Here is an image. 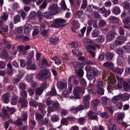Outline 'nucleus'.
Returning a JSON list of instances; mask_svg holds the SVG:
<instances>
[{"instance_id":"nucleus-1","label":"nucleus","mask_w":130,"mask_h":130,"mask_svg":"<svg viewBox=\"0 0 130 130\" xmlns=\"http://www.w3.org/2000/svg\"><path fill=\"white\" fill-rule=\"evenodd\" d=\"M58 88L60 90L64 91L63 93V95L65 97L68 96L69 93L66 91L67 89V82L66 80L64 79H62L58 81L57 83Z\"/></svg>"},{"instance_id":"nucleus-2","label":"nucleus","mask_w":130,"mask_h":130,"mask_svg":"<svg viewBox=\"0 0 130 130\" xmlns=\"http://www.w3.org/2000/svg\"><path fill=\"white\" fill-rule=\"evenodd\" d=\"M50 72L46 69L44 68L37 75V78L39 80L41 79H48L50 75Z\"/></svg>"},{"instance_id":"nucleus-3","label":"nucleus","mask_w":130,"mask_h":130,"mask_svg":"<svg viewBox=\"0 0 130 130\" xmlns=\"http://www.w3.org/2000/svg\"><path fill=\"white\" fill-rule=\"evenodd\" d=\"M66 21L63 19L58 18L54 20V22L51 24L52 27H53L60 28L65 26Z\"/></svg>"},{"instance_id":"nucleus-4","label":"nucleus","mask_w":130,"mask_h":130,"mask_svg":"<svg viewBox=\"0 0 130 130\" xmlns=\"http://www.w3.org/2000/svg\"><path fill=\"white\" fill-rule=\"evenodd\" d=\"M85 92V89L84 87L77 86L74 89L73 93L76 96V99H80L79 94H83Z\"/></svg>"},{"instance_id":"nucleus-5","label":"nucleus","mask_w":130,"mask_h":130,"mask_svg":"<svg viewBox=\"0 0 130 130\" xmlns=\"http://www.w3.org/2000/svg\"><path fill=\"white\" fill-rule=\"evenodd\" d=\"M58 6L57 4H54L50 8V11L52 14H56L58 13Z\"/></svg>"},{"instance_id":"nucleus-6","label":"nucleus","mask_w":130,"mask_h":130,"mask_svg":"<svg viewBox=\"0 0 130 130\" xmlns=\"http://www.w3.org/2000/svg\"><path fill=\"white\" fill-rule=\"evenodd\" d=\"M32 29V25L29 23H26L24 26V31L26 34L29 33Z\"/></svg>"},{"instance_id":"nucleus-7","label":"nucleus","mask_w":130,"mask_h":130,"mask_svg":"<svg viewBox=\"0 0 130 130\" xmlns=\"http://www.w3.org/2000/svg\"><path fill=\"white\" fill-rule=\"evenodd\" d=\"M116 81L115 77L113 75L109 76L108 79L109 86H111L110 85H113V86H114L116 84Z\"/></svg>"},{"instance_id":"nucleus-8","label":"nucleus","mask_w":130,"mask_h":130,"mask_svg":"<svg viewBox=\"0 0 130 130\" xmlns=\"http://www.w3.org/2000/svg\"><path fill=\"white\" fill-rule=\"evenodd\" d=\"M112 71L120 75H121L123 71V69L119 67H116L114 68V67L112 69Z\"/></svg>"},{"instance_id":"nucleus-9","label":"nucleus","mask_w":130,"mask_h":130,"mask_svg":"<svg viewBox=\"0 0 130 130\" xmlns=\"http://www.w3.org/2000/svg\"><path fill=\"white\" fill-rule=\"evenodd\" d=\"M94 112L92 111H90L88 113V118L91 120H96L98 119L97 116L94 114Z\"/></svg>"},{"instance_id":"nucleus-10","label":"nucleus","mask_w":130,"mask_h":130,"mask_svg":"<svg viewBox=\"0 0 130 130\" xmlns=\"http://www.w3.org/2000/svg\"><path fill=\"white\" fill-rule=\"evenodd\" d=\"M120 99L122 101H127L129 99L130 95L127 93H124L123 94L120 93Z\"/></svg>"},{"instance_id":"nucleus-11","label":"nucleus","mask_w":130,"mask_h":130,"mask_svg":"<svg viewBox=\"0 0 130 130\" xmlns=\"http://www.w3.org/2000/svg\"><path fill=\"white\" fill-rule=\"evenodd\" d=\"M18 102L19 103L21 104L23 107L27 106L28 102L25 99L20 98L19 99Z\"/></svg>"},{"instance_id":"nucleus-12","label":"nucleus","mask_w":130,"mask_h":130,"mask_svg":"<svg viewBox=\"0 0 130 130\" xmlns=\"http://www.w3.org/2000/svg\"><path fill=\"white\" fill-rule=\"evenodd\" d=\"M115 37V34L113 32L110 31L108 33L106 36V40L111 41Z\"/></svg>"},{"instance_id":"nucleus-13","label":"nucleus","mask_w":130,"mask_h":130,"mask_svg":"<svg viewBox=\"0 0 130 130\" xmlns=\"http://www.w3.org/2000/svg\"><path fill=\"white\" fill-rule=\"evenodd\" d=\"M110 22L112 23H116L119 22V20L118 18L113 15H111L109 18Z\"/></svg>"},{"instance_id":"nucleus-14","label":"nucleus","mask_w":130,"mask_h":130,"mask_svg":"<svg viewBox=\"0 0 130 130\" xmlns=\"http://www.w3.org/2000/svg\"><path fill=\"white\" fill-rule=\"evenodd\" d=\"M103 66L104 67L111 69L112 70L114 67L112 63L108 61H107L104 63L103 64Z\"/></svg>"},{"instance_id":"nucleus-15","label":"nucleus","mask_w":130,"mask_h":130,"mask_svg":"<svg viewBox=\"0 0 130 130\" xmlns=\"http://www.w3.org/2000/svg\"><path fill=\"white\" fill-rule=\"evenodd\" d=\"M79 26V24L77 21L74 20L73 21V26L72 27V29L73 31H75L76 29H77Z\"/></svg>"},{"instance_id":"nucleus-16","label":"nucleus","mask_w":130,"mask_h":130,"mask_svg":"<svg viewBox=\"0 0 130 130\" xmlns=\"http://www.w3.org/2000/svg\"><path fill=\"white\" fill-rule=\"evenodd\" d=\"M40 29L42 35L44 36L46 34L47 30L46 29L45 25L44 24L41 25Z\"/></svg>"},{"instance_id":"nucleus-17","label":"nucleus","mask_w":130,"mask_h":130,"mask_svg":"<svg viewBox=\"0 0 130 130\" xmlns=\"http://www.w3.org/2000/svg\"><path fill=\"white\" fill-rule=\"evenodd\" d=\"M52 106L57 111L60 110L61 109L60 104L58 102H53L52 103Z\"/></svg>"},{"instance_id":"nucleus-18","label":"nucleus","mask_w":130,"mask_h":130,"mask_svg":"<svg viewBox=\"0 0 130 130\" xmlns=\"http://www.w3.org/2000/svg\"><path fill=\"white\" fill-rule=\"evenodd\" d=\"M75 72L76 73V75L77 77H79V78L82 77L84 75V72L82 68H80L78 70L75 69Z\"/></svg>"},{"instance_id":"nucleus-19","label":"nucleus","mask_w":130,"mask_h":130,"mask_svg":"<svg viewBox=\"0 0 130 130\" xmlns=\"http://www.w3.org/2000/svg\"><path fill=\"white\" fill-rule=\"evenodd\" d=\"M105 86V84L104 83L103 81L99 80L96 83L95 86L97 88H102Z\"/></svg>"},{"instance_id":"nucleus-20","label":"nucleus","mask_w":130,"mask_h":130,"mask_svg":"<svg viewBox=\"0 0 130 130\" xmlns=\"http://www.w3.org/2000/svg\"><path fill=\"white\" fill-rule=\"evenodd\" d=\"M101 103L103 104L107 105L109 104L110 100L106 97H103L101 98Z\"/></svg>"},{"instance_id":"nucleus-21","label":"nucleus","mask_w":130,"mask_h":130,"mask_svg":"<svg viewBox=\"0 0 130 130\" xmlns=\"http://www.w3.org/2000/svg\"><path fill=\"white\" fill-rule=\"evenodd\" d=\"M43 91V89L41 87L37 88L35 90V94L36 95H40Z\"/></svg>"},{"instance_id":"nucleus-22","label":"nucleus","mask_w":130,"mask_h":130,"mask_svg":"<svg viewBox=\"0 0 130 130\" xmlns=\"http://www.w3.org/2000/svg\"><path fill=\"white\" fill-rule=\"evenodd\" d=\"M48 121V120L47 118H45L44 120L41 119L38 122L39 124L41 126L45 125L47 124Z\"/></svg>"},{"instance_id":"nucleus-23","label":"nucleus","mask_w":130,"mask_h":130,"mask_svg":"<svg viewBox=\"0 0 130 130\" xmlns=\"http://www.w3.org/2000/svg\"><path fill=\"white\" fill-rule=\"evenodd\" d=\"M113 56V54L110 52H107L106 54V59L108 60H110L112 59Z\"/></svg>"},{"instance_id":"nucleus-24","label":"nucleus","mask_w":130,"mask_h":130,"mask_svg":"<svg viewBox=\"0 0 130 130\" xmlns=\"http://www.w3.org/2000/svg\"><path fill=\"white\" fill-rule=\"evenodd\" d=\"M87 76L89 79L91 80L94 78L95 74L92 72H87Z\"/></svg>"},{"instance_id":"nucleus-25","label":"nucleus","mask_w":130,"mask_h":130,"mask_svg":"<svg viewBox=\"0 0 130 130\" xmlns=\"http://www.w3.org/2000/svg\"><path fill=\"white\" fill-rule=\"evenodd\" d=\"M18 97L15 95L13 96L11 100V103L13 105H15L17 103L18 100Z\"/></svg>"},{"instance_id":"nucleus-26","label":"nucleus","mask_w":130,"mask_h":130,"mask_svg":"<svg viewBox=\"0 0 130 130\" xmlns=\"http://www.w3.org/2000/svg\"><path fill=\"white\" fill-rule=\"evenodd\" d=\"M98 37V38L96 39L95 40L96 41L102 43L104 41L105 38L104 36L101 35H99Z\"/></svg>"},{"instance_id":"nucleus-27","label":"nucleus","mask_w":130,"mask_h":130,"mask_svg":"<svg viewBox=\"0 0 130 130\" xmlns=\"http://www.w3.org/2000/svg\"><path fill=\"white\" fill-rule=\"evenodd\" d=\"M123 22L124 24V27L126 28H128L130 26L128 24L129 21L127 19H124L123 20Z\"/></svg>"},{"instance_id":"nucleus-28","label":"nucleus","mask_w":130,"mask_h":130,"mask_svg":"<svg viewBox=\"0 0 130 130\" xmlns=\"http://www.w3.org/2000/svg\"><path fill=\"white\" fill-rule=\"evenodd\" d=\"M99 31L96 29L93 30L91 33V36L93 38L98 37L99 35Z\"/></svg>"},{"instance_id":"nucleus-29","label":"nucleus","mask_w":130,"mask_h":130,"mask_svg":"<svg viewBox=\"0 0 130 130\" xmlns=\"http://www.w3.org/2000/svg\"><path fill=\"white\" fill-rule=\"evenodd\" d=\"M83 11L81 10H79L76 13L75 17L77 18L81 17L83 14Z\"/></svg>"},{"instance_id":"nucleus-30","label":"nucleus","mask_w":130,"mask_h":130,"mask_svg":"<svg viewBox=\"0 0 130 130\" xmlns=\"http://www.w3.org/2000/svg\"><path fill=\"white\" fill-rule=\"evenodd\" d=\"M100 102L99 100L95 99L92 101L91 103V105L93 107L96 106Z\"/></svg>"},{"instance_id":"nucleus-31","label":"nucleus","mask_w":130,"mask_h":130,"mask_svg":"<svg viewBox=\"0 0 130 130\" xmlns=\"http://www.w3.org/2000/svg\"><path fill=\"white\" fill-rule=\"evenodd\" d=\"M123 88L125 91H128L129 89L130 86L129 84L126 82H124L123 84Z\"/></svg>"},{"instance_id":"nucleus-32","label":"nucleus","mask_w":130,"mask_h":130,"mask_svg":"<svg viewBox=\"0 0 130 130\" xmlns=\"http://www.w3.org/2000/svg\"><path fill=\"white\" fill-rule=\"evenodd\" d=\"M61 5V8L63 10L69 11V9L67 8L65 2L64 1H62Z\"/></svg>"},{"instance_id":"nucleus-33","label":"nucleus","mask_w":130,"mask_h":130,"mask_svg":"<svg viewBox=\"0 0 130 130\" xmlns=\"http://www.w3.org/2000/svg\"><path fill=\"white\" fill-rule=\"evenodd\" d=\"M113 13L118 14L121 12V10L119 7H114L113 9Z\"/></svg>"},{"instance_id":"nucleus-34","label":"nucleus","mask_w":130,"mask_h":130,"mask_svg":"<svg viewBox=\"0 0 130 130\" xmlns=\"http://www.w3.org/2000/svg\"><path fill=\"white\" fill-rule=\"evenodd\" d=\"M20 17L19 15H16L14 18L13 21L14 24H16L20 21Z\"/></svg>"},{"instance_id":"nucleus-35","label":"nucleus","mask_w":130,"mask_h":130,"mask_svg":"<svg viewBox=\"0 0 130 130\" xmlns=\"http://www.w3.org/2000/svg\"><path fill=\"white\" fill-rule=\"evenodd\" d=\"M99 115L102 118L105 119L108 118L109 116L108 113L106 112L100 113Z\"/></svg>"},{"instance_id":"nucleus-36","label":"nucleus","mask_w":130,"mask_h":130,"mask_svg":"<svg viewBox=\"0 0 130 130\" xmlns=\"http://www.w3.org/2000/svg\"><path fill=\"white\" fill-rule=\"evenodd\" d=\"M36 119L38 120V122L43 118L42 115L39 113H36L35 115Z\"/></svg>"},{"instance_id":"nucleus-37","label":"nucleus","mask_w":130,"mask_h":130,"mask_svg":"<svg viewBox=\"0 0 130 130\" xmlns=\"http://www.w3.org/2000/svg\"><path fill=\"white\" fill-rule=\"evenodd\" d=\"M52 59L53 60L55 61L56 64L59 65L61 64L60 60L58 59L57 56H55L54 57L52 58Z\"/></svg>"},{"instance_id":"nucleus-38","label":"nucleus","mask_w":130,"mask_h":130,"mask_svg":"<svg viewBox=\"0 0 130 130\" xmlns=\"http://www.w3.org/2000/svg\"><path fill=\"white\" fill-rule=\"evenodd\" d=\"M117 126L114 124H110L108 127L109 130H116V129Z\"/></svg>"},{"instance_id":"nucleus-39","label":"nucleus","mask_w":130,"mask_h":130,"mask_svg":"<svg viewBox=\"0 0 130 130\" xmlns=\"http://www.w3.org/2000/svg\"><path fill=\"white\" fill-rule=\"evenodd\" d=\"M120 95V94L119 93L118 95L114 96L112 99V102L115 103V102H116L120 100L121 99Z\"/></svg>"},{"instance_id":"nucleus-40","label":"nucleus","mask_w":130,"mask_h":130,"mask_svg":"<svg viewBox=\"0 0 130 130\" xmlns=\"http://www.w3.org/2000/svg\"><path fill=\"white\" fill-rule=\"evenodd\" d=\"M92 14L95 18L99 19L101 17L100 15L96 11H94L92 13Z\"/></svg>"},{"instance_id":"nucleus-41","label":"nucleus","mask_w":130,"mask_h":130,"mask_svg":"<svg viewBox=\"0 0 130 130\" xmlns=\"http://www.w3.org/2000/svg\"><path fill=\"white\" fill-rule=\"evenodd\" d=\"M36 15V13L34 11H31L30 13L29 18L31 20H34L35 19V17Z\"/></svg>"},{"instance_id":"nucleus-42","label":"nucleus","mask_w":130,"mask_h":130,"mask_svg":"<svg viewBox=\"0 0 130 130\" xmlns=\"http://www.w3.org/2000/svg\"><path fill=\"white\" fill-rule=\"evenodd\" d=\"M104 90L103 88H97L96 92L98 94L102 95L104 94Z\"/></svg>"},{"instance_id":"nucleus-43","label":"nucleus","mask_w":130,"mask_h":130,"mask_svg":"<svg viewBox=\"0 0 130 130\" xmlns=\"http://www.w3.org/2000/svg\"><path fill=\"white\" fill-rule=\"evenodd\" d=\"M58 41V38H55V39L51 38L50 40V42L54 45H55L56 44V42Z\"/></svg>"},{"instance_id":"nucleus-44","label":"nucleus","mask_w":130,"mask_h":130,"mask_svg":"<svg viewBox=\"0 0 130 130\" xmlns=\"http://www.w3.org/2000/svg\"><path fill=\"white\" fill-rule=\"evenodd\" d=\"M23 31V28L22 27H20L17 28L15 30V33L17 34L22 33Z\"/></svg>"},{"instance_id":"nucleus-45","label":"nucleus","mask_w":130,"mask_h":130,"mask_svg":"<svg viewBox=\"0 0 130 130\" xmlns=\"http://www.w3.org/2000/svg\"><path fill=\"white\" fill-rule=\"evenodd\" d=\"M15 125H17L19 127L20 126H22L23 125V122H22V120L21 119H18L16 122Z\"/></svg>"},{"instance_id":"nucleus-46","label":"nucleus","mask_w":130,"mask_h":130,"mask_svg":"<svg viewBox=\"0 0 130 130\" xmlns=\"http://www.w3.org/2000/svg\"><path fill=\"white\" fill-rule=\"evenodd\" d=\"M106 22L105 21L101 20L98 23L99 26L100 27H102L105 26Z\"/></svg>"},{"instance_id":"nucleus-47","label":"nucleus","mask_w":130,"mask_h":130,"mask_svg":"<svg viewBox=\"0 0 130 130\" xmlns=\"http://www.w3.org/2000/svg\"><path fill=\"white\" fill-rule=\"evenodd\" d=\"M42 63L43 66L46 67H49L50 66V64L48 63L47 61L45 59H43L42 61Z\"/></svg>"},{"instance_id":"nucleus-48","label":"nucleus","mask_w":130,"mask_h":130,"mask_svg":"<svg viewBox=\"0 0 130 130\" xmlns=\"http://www.w3.org/2000/svg\"><path fill=\"white\" fill-rule=\"evenodd\" d=\"M8 17V15L5 13H4L1 17V19L2 20L6 21L7 20Z\"/></svg>"},{"instance_id":"nucleus-49","label":"nucleus","mask_w":130,"mask_h":130,"mask_svg":"<svg viewBox=\"0 0 130 130\" xmlns=\"http://www.w3.org/2000/svg\"><path fill=\"white\" fill-rule=\"evenodd\" d=\"M59 119V117L57 115H54L52 116L51 118L52 121L54 122L57 121Z\"/></svg>"},{"instance_id":"nucleus-50","label":"nucleus","mask_w":130,"mask_h":130,"mask_svg":"<svg viewBox=\"0 0 130 130\" xmlns=\"http://www.w3.org/2000/svg\"><path fill=\"white\" fill-rule=\"evenodd\" d=\"M36 66L34 64H32L31 65L28 66V68L29 70H35L36 69Z\"/></svg>"},{"instance_id":"nucleus-51","label":"nucleus","mask_w":130,"mask_h":130,"mask_svg":"<svg viewBox=\"0 0 130 130\" xmlns=\"http://www.w3.org/2000/svg\"><path fill=\"white\" fill-rule=\"evenodd\" d=\"M87 5L86 1L85 0H84L80 7V8L83 9H85L86 8Z\"/></svg>"},{"instance_id":"nucleus-52","label":"nucleus","mask_w":130,"mask_h":130,"mask_svg":"<svg viewBox=\"0 0 130 130\" xmlns=\"http://www.w3.org/2000/svg\"><path fill=\"white\" fill-rule=\"evenodd\" d=\"M30 105L33 107H36L38 105V103L34 101H31L29 102V103Z\"/></svg>"},{"instance_id":"nucleus-53","label":"nucleus","mask_w":130,"mask_h":130,"mask_svg":"<svg viewBox=\"0 0 130 130\" xmlns=\"http://www.w3.org/2000/svg\"><path fill=\"white\" fill-rule=\"evenodd\" d=\"M87 51L89 52L90 56L94 58L95 56V53L89 49L88 48Z\"/></svg>"},{"instance_id":"nucleus-54","label":"nucleus","mask_w":130,"mask_h":130,"mask_svg":"<svg viewBox=\"0 0 130 130\" xmlns=\"http://www.w3.org/2000/svg\"><path fill=\"white\" fill-rule=\"evenodd\" d=\"M116 78L117 79V80L118 82L120 83H123L124 79L122 77H120L118 75H117L116 76Z\"/></svg>"},{"instance_id":"nucleus-55","label":"nucleus","mask_w":130,"mask_h":130,"mask_svg":"<svg viewBox=\"0 0 130 130\" xmlns=\"http://www.w3.org/2000/svg\"><path fill=\"white\" fill-rule=\"evenodd\" d=\"M116 53L118 54L122 55L124 53V50L121 48H118L116 50Z\"/></svg>"},{"instance_id":"nucleus-56","label":"nucleus","mask_w":130,"mask_h":130,"mask_svg":"<svg viewBox=\"0 0 130 130\" xmlns=\"http://www.w3.org/2000/svg\"><path fill=\"white\" fill-rule=\"evenodd\" d=\"M122 87V83H118L117 85H114L113 87L115 89H118L121 88Z\"/></svg>"},{"instance_id":"nucleus-57","label":"nucleus","mask_w":130,"mask_h":130,"mask_svg":"<svg viewBox=\"0 0 130 130\" xmlns=\"http://www.w3.org/2000/svg\"><path fill=\"white\" fill-rule=\"evenodd\" d=\"M90 95L88 94L85 95L83 97V101H89L90 100Z\"/></svg>"},{"instance_id":"nucleus-58","label":"nucleus","mask_w":130,"mask_h":130,"mask_svg":"<svg viewBox=\"0 0 130 130\" xmlns=\"http://www.w3.org/2000/svg\"><path fill=\"white\" fill-rule=\"evenodd\" d=\"M61 115L62 116H65L68 113V111L65 109H62L61 111Z\"/></svg>"},{"instance_id":"nucleus-59","label":"nucleus","mask_w":130,"mask_h":130,"mask_svg":"<svg viewBox=\"0 0 130 130\" xmlns=\"http://www.w3.org/2000/svg\"><path fill=\"white\" fill-rule=\"evenodd\" d=\"M50 13H51L50 12H46L44 13V15L47 19H51V15Z\"/></svg>"},{"instance_id":"nucleus-60","label":"nucleus","mask_w":130,"mask_h":130,"mask_svg":"<svg viewBox=\"0 0 130 130\" xmlns=\"http://www.w3.org/2000/svg\"><path fill=\"white\" fill-rule=\"evenodd\" d=\"M83 41L86 44H90L92 42V41L91 40L87 38H85Z\"/></svg>"},{"instance_id":"nucleus-61","label":"nucleus","mask_w":130,"mask_h":130,"mask_svg":"<svg viewBox=\"0 0 130 130\" xmlns=\"http://www.w3.org/2000/svg\"><path fill=\"white\" fill-rule=\"evenodd\" d=\"M105 11L103 13V15L105 17H107L110 15V11L109 10H106V9Z\"/></svg>"},{"instance_id":"nucleus-62","label":"nucleus","mask_w":130,"mask_h":130,"mask_svg":"<svg viewBox=\"0 0 130 130\" xmlns=\"http://www.w3.org/2000/svg\"><path fill=\"white\" fill-rule=\"evenodd\" d=\"M19 88L22 90L25 89L26 88V86L25 84L22 83H21L19 84Z\"/></svg>"},{"instance_id":"nucleus-63","label":"nucleus","mask_w":130,"mask_h":130,"mask_svg":"<svg viewBox=\"0 0 130 130\" xmlns=\"http://www.w3.org/2000/svg\"><path fill=\"white\" fill-rule=\"evenodd\" d=\"M86 11L87 12H89L90 13H92V8L91 5H89L88 6V7L87 8Z\"/></svg>"},{"instance_id":"nucleus-64","label":"nucleus","mask_w":130,"mask_h":130,"mask_svg":"<svg viewBox=\"0 0 130 130\" xmlns=\"http://www.w3.org/2000/svg\"><path fill=\"white\" fill-rule=\"evenodd\" d=\"M21 79V76H18L17 78H14L13 79V83H15L19 82Z\"/></svg>"}]
</instances>
